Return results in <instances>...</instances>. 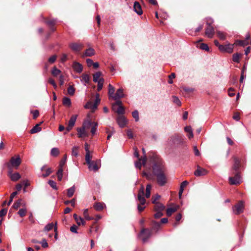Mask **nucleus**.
<instances>
[{
    "label": "nucleus",
    "instance_id": "1",
    "mask_svg": "<svg viewBox=\"0 0 251 251\" xmlns=\"http://www.w3.org/2000/svg\"><path fill=\"white\" fill-rule=\"evenodd\" d=\"M169 142L176 147H181L185 144L184 136L177 134L172 135L170 138Z\"/></svg>",
    "mask_w": 251,
    "mask_h": 251
},
{
    "label": "nucleus",
    "instance_id": "2",
    "mask_svg": "<svg viewBox=\"0 0 251 251\" xmlns=\"http://www.w3.org/2000/svg\"><path fill=\"white\" fill-rule=\"evenodd\" d=\"M205 20L206 27L205 28V34L207 37L211 38L214 34V28L212 26L214 20L211 18L208 17L205 18Z\"/></svg>",
    "mask_w": 251,
    "mask_h": 251
},
{
    "label": "nucleus",
    "instance_id": "3",
    "mask_svg": "<svg viewBox=\"0 0 251 251\" xmlns=\"http://www.w3.org/2000/svg\"><path fill=\"white\" fill-rule=\"evenodd\" d=\"M152 168L154 175L162 173L163 169L162 160L160 158L157 157L154 158Z\"/></svg>",
    "mask_w": 251,
    "mask_h": 251
},
{
    "label": "nucleus",
    "instance_id": "4",
    "mask_svg": "<svg viewBox=\"0 0 251 251\" xmlns=\"http://www.w3.org/2000/svg\"><path fill=\"white\" fill-rule=\"evenodd\" d=\"M21 163V160L19 155L16 157H12L9 161L6 162L5 165L8 168V170H12V168L17 169Z\"/></svg>",
    "mask_w": 251,
    "mask_h": 251
},
{
    "label": "nucleus",
    "instance_id": "5",
    "mask_svg": "<svg viewBox=\"0 0 251 251\" xmlns=\"http://www.w3.org/2000/svg\"><path fill=\"white\" fill-rule=\"evenodd\" d=\"M228 180L230 184L231 185H238L240 184L242 182L240 173L239 172H236L234 177H229Z\"/></svg>",
    "mask_w": 251,
    "mask_h": 251
},
{
    "label": "nucleus",
    "instance_id": "6",
    "mask_svg": "<svg viewBox=\"0 0 251 251\" xmlns=\"http://www.w3.org/2000/svg\"><path fill=\"white\" fill-rule=\"evenodd\" d=\"M244 208V202L242 201H240L237 204L232 207L233 213L238 215L242 213Z\"/></svg>",
    "mask_w": 251,
    "mask_h": 251
},
{
    "label": "nucleus",
    "instance_id": "7",
    "mask_svg": "<svg viewBox=\"0 0 251 251\" xmlns=\"http://www.w3.org/2000/svg\"><path fill=\"white\" fill-rule=\"evenodd\" d=\"M154 176L156 177L157 182L159 186H163L166 184L167 178L163 172L156 174Z\"/></svg>",
    "mask_w": 251,
    "mask_h": 251
},
{
    "label": "nucleus",
    "instance_id": "8",
    "mask_svg": "<svg viewBox=\"0 0 251 251\" xmlns=\"http://www.w3.org/2000/svg\"><path fill=\"white\" fill-rule=\"evenodd\" d=\"M234 45L227 44L225 45L219 46V50L222 52L231 53L233 52Z\"/></svg>",
    "mask_w": 251,
    "mask_h": 251
},
{
    "label": "nucleus",
    "instance_id": "9",
    "mask_svg": "<svg viewBox=\"0 0 251 251\" xmlns=\"http://www.w3.org/2000/svg\"><path fill=\"white\" fill-rule=\"evenodd\" d=\"M70 48L75 52H79L83 48V45L78 43H71L69 45Z\"/></svg>",
    "mask_w": 251,
    "mask_h": 251
},
{
    "label": "nucleus",
    "instance_id": "10",
    "mask_svg": "<svg viewBox=\"0 0 251 251\" xmlns=\"http://www.w3.org/2000/svg\"><path fill=\"white\" fill-rule=\"evenodd\" d=\"M141 234L143 235L144 236L142 238V241L144 243H145L151 236L152 232L151 229L144 228L141 230Z\"/></svg>",
    "mask_w": 251,
    "mask_h": 251
},
{
    "label": "nucleus",
    "instance_id": "11",
    "mask_svg": "<svg viewBox=\"0 0 251 251\" xmlns=\"http://www.w3.org/2000/svg\"><path fill=\"white\" fill-rule=\"evenodd\" d=\"M207 173L208 171L206 169L201 167L199 165L197 166V169L194 172L195 176L197 177L205 176Z\"/></svg>",
    "mask_w": 251,
    "mask_h": 251
},
{
    "label": "nucleus",
    "instance_id": "12",
    "mask_svg": "<svg viewBox=\"0 0 251 251\" xmlns=\"http://www.w3.org/2000/svg\"><path fill=\"white\" fill-rule=\"evenodd\" d=\"M7 175L10 179L13 181L18 180L21 177L19 173L16 172L12 173V170H8Z\"/></svg>",
    "mask_w": 251,
    "mask_h": 251
},
{
    "label": "nucleus",
    "instance_id": "13",
    "mask_svg": "<svg viewBox=\"0 0 251 251\" xmlns=\"http://www.w3.org/2000/svg\"><path fill=\"white\" fill-rule=\"evenodd\" d=\"M144 195V187L143 185H142L141 188L139 190V194L138 195V200L140 202V204L141 205H144L146 203V200L145 198L143 197Z\"/></svg>",
    "mask_w": 251,
    "mask_h": 251
},
{
    "label": "nucleus",
    "instance_id": "14",
    "mask_svg": "<svg viewBox=\"0 0 251 251\" xmlns=\"http://www.w3.org/2000/svg\"><path fill=\"white\" fill-rule=\"evenodd\" d=\"M91 158H90L89 162H86L88 165V168L91 171L96 172L99 170V167L96 162L91 160Z\"/></svg>",
    "mask_w": 251,
    "mask_h": 251
},
{
    "label": "nucleus",
    "instance_id": "15",
    "mask_svg": "<svg viewBox=\"0 0 251 251\" xmlns=\"http://www.w3.org/2000/svg\"><path fill=\"white\" fill-rule=\"evenodd\" d=\"M84 127H78L77 128V135L79 138H82L88 136L87 132Z\"/></svg>",
    "mask_w": 251,
    "mask_h": 251
},
{
    "label": "nucleus",
    "instance_id": "16",
    "mask_svg": "<svg viewBox=\"0 0 251 251\" xmlns=\"http://www.w3.org/2000/svg\"><path fill=\"white\" fill-rule=\"evenodd\" d=\"M117 122L121 128L124 127L126 124V120L125 117L123 116H120L117 118Z\"/></svg>",
    "mask_w": 251,
    "mask_h": 251
},
{
    "label": "nucleus",
    "instance_id": "17",
    "mask_svg": "<svg viewBox=\"0 0 251 251\" xmlns=\"http://www.w3.org/2000/svg\"><path fill=\"white\" fill-rule=\"evenodd\" d=\"M124 97V94L123 93V90L122 88H119L117 90L114 95L112 96V98L114 100H117L123 98Z\"/></svg>",
    "mask_w": 251,
    "mask_h": 251
},
{
    "label": "nucleus",
    "instance_id": "18",
    "mask_svg": "<svg viewBox=\"0 0 251 251\" xmlns=\"http://www.w3.org/2000/svg\"><path fill=\"white\" fill-rule=\"evenodd\" d=\"M74 71L77 73H81L83 70L82 65L78 62H74L73 64Z\"/></svg>",
    "mask_w": 251,
    "mask_h": 251
},
{
    "label": "nucleus",
    "instance_id": "19",
    "mask_svg": "<svg viewBox=\"0 0 251 251\" xmlns=\"http://www.w3.org/2000/svg\"><path fill=\"white\" fill-rule=\"evenodd\" d=\"M133 8L134 11L139 15H141L143 14V11L141 8V6L138 1H135L134 3Z\"/></svg>",
    "mask_w": 251,
    "mask_h": 251
},
{
    "label": "nucleus",
    "instance_id": "20",
    "mask_svg": "<svg viewBox=\"0 0 251 251\" xmlns=\"http://www.w3.org/2000/svg\"><path fill=\"white\" fill-rule=\"evenodd\" d=\"M234 163L233 166V169L237 173L239 172V170L240 167V161L236 157L234 158Z\"/></svg>",
    "mask_w": 251,
    "mask_h": 251
},
{
    "label": "nucleus",
    "instance_id": "21",
    "mask_svg": "<svg viewBox=\"0 0 251 251\" xmlns=\"http://www.w3.org/2000/svg\"><path fill=\"white\" fill-rule=\"evenodd\" d=\"M73 217L78 226H80V225L84 226L85 225L86 223L84 219L81 217H78L76 214H74L73 215Z\"/></svg>",
    "mask_w": 251,
    "mask_h": 251
},
{
    "label": "nucleus",
    "instance_id": "22",
    "mask_svg": "<svg viewBox=\"0 0 251 251\" xmlns=\"http://www.w3.org/2000/svg\"><path fill=\"white\" fill-rule=\"evenodd\" d=\"M90 80V77L88 74H83L81 76V78L80 81L82 83H83L84 85H86L87 84L89 83Z\"/></svg>",
    "mask_w": 251,
    "mask_h": 251
},
{
    "label": "nucleus",
    "instance_id": "23",
    "mask_svg": "<svg viewBox=\"0 0 251 251\" xmlns=\"http://www.w3.org/2000/svg\"><path fill=\"white\" fill-rule=\"evenodd\" d=\"M154 204V210L155 211H163L165 209V206L159 202Z\"/></svg>",
    "mask_w": 251,
    "mask_h": 251
},
{
    "label": "nucleus",
    "instance_id": "24",
    "mask_svg": "<svg viewBox=\"0 0 251 251\" xmlns=\"http://www.w3.org/2000/svg\"><path fill=\"white\" fill-rule=\"evenodd\" d=\"M43 123V122H41V123H40L39 124H38L37 125H36L31 130H30V133L31 134H34V133H37L38 132H40L41 130H42V128L40 126V125Z\"/></svg>",
    "mask_w": 251,
    "mask_h": 251
},
{
    "label": "nucleus",
    "instance_id": "25",
    "mask_svg": "<svg viewBox=\"0 0 251 251\" xmlns=\"http://www.w3.org/2000/svg\"><path fill=\"white\" fill-rule=\"evenodd\" d=\"M85 150L86 151L85 160L86 162H89L90 158H92V156L90 155V151L89 149L88 144L86 143L85 144Z\"/></svg>",
    "mask_w": 251,
    "mask_h": 251
},
{
    "label": "nucleus",
    "instance_id": "26",
    "mask_svg": "<svg viewBox=\"0 0 251 251\" xmlns=\"http://www.w3.org/2000/svg\"><path fill=\"white\" fill-rule=\"evenodd\" d=\"M248 44H249V42L247 41L237 40L235 42V43L233 45H234H234L240 46L244 47L246 46L247 45H248Z\"/></svg>",
    "mask_w": 251,
    "mask_h": 251
},
{
    "label": "nucleus",
    "instance_id": "27",
    "mask_svg": "<svg viewBox=\"0 0 251 251\" xmlns=\"http://www.w3.org/2000/svg\"><path fill=\"white\" fill-rule=\"evenodd\" d=\"M75 185H73L72 187L67 190V195L69 198L72 197L75 192Z\"/></svg>",
    "mask_w": 251,
    "mask_h": 251
},
{
    "label": "nucleus",
    "instance_id": "28",
    "mask_svg": "<svg viewBox=\"0 0 251 251\" xmlns=\"http://www.w3.org/2000/svg\"><path fill=\"white\" fill-rule=\"evenodd\" d=\"M160 226V223L157 222L155 221H152V227L151 230H155V231H157Z\"/></svg>",
    "mask_w": 251,
    "mask_h": 251
},
{
    "label": "nucleus",
    "instance_id": "29",
    "mask_svg": "<svg viewBox=\"0 0 251 251\" xmlns=\"http://www.w3.org/2000/svg\"><path fill=\"white\" fill-rule=\"evenodd\" d=\"M77 117V115H74L70 118L68 122V125H69L70 126H75Z\"/></svg>",
    "mask_w": 251,
    "mask_h": 251
},
{
    "label": "nucleus",
    "instance_id": "30",
    "mask_svg": "<svg viewBox=\"0 0 251 251\" xmlns=\"http://www.w3.org/2000/svg\"><path fill=\"white\" fill-rule=\"evenodd\" d=\"M95 50L92 48H89V49L86 50L84 54L86 56H92L95 55Z\"/></svg>",
    "mask_w": 251,
    "mask_h": 251
},
{
    "label": "nucleus",
    "instance_id": "31",
    "mask_svg": "<svg viewBox=\"0 0 251 251\" xmlns=\"http://www.w3.org/2000/svg\"><path fill=\"white\" fill-rule=\"evenodd\" d=\"M62 103L64 105L70 106L71 105V100L68 97H64L62 100Z\"/></svg>",
    "mask_w": 251,
    "mask_h": 251
},
{
    "label": "nucleus",
    "instance_id": "32",
    "mask_svg": "<svg viewBox=\"0 0 251 251\" xmlns=\"http://www.w3.org/2000/svg\"><path fill=\"white\" fill-rule=\"evenodd\" d=\"M241 54L239 53H236L233 54L232 59L233 61L236 63L240 62V58L241 57Z\"/></svg>",
    "mask_w": 251,
    "mask_h": 251
},
{
    "label": "nucleus",
    "instance_id": "33",
    "mask_svg": "<svg viewBox=\"0 0 251 251\" xmlns=\"http://www.w3.org/2000/svg\"><path fill=\"white\" fill-rule=\"evenodd\" d=\"M93 104H94V103L92 101H88L86 103V104L84 105V108L85 109H90L93 110H95L96 109H97V108H94L93 106Z\"/></svg>",
    "mask_w": 251,
    "mask_h": 251
},
{
    "label": "nucleus",
    "instance_id": "34",
    "mask_svg": "<svg viewBox=\"0 0 251 251\" xmlns=\"http://www.w3.org/2000/svg\"><path fill=\"white\" fill-rule=\"evenodd\" d=\"M216 33L217 36L220 39L225 40L226 39V35L225 33L219 30H217Z\"/></svg>",
    "mask_w": 251,
    "mask_h": 251
},
{
    "label": "nucleus",
    "instance_id": "35",
    "mask_svg": "<svg viewBox=\"0 0 251 251\" xmlns=\"http://www.w3.org/2000/svg\"><path fill=\"white\" fill-rule=\"evenodd\" d=\"M177 210L176 208H168L166 209V214L167 216L170 217L172 215V213L176 212Z\"/></svg>",
    "mask_w": 251,
    "mask_h": 251
},
{
    "label": "nucleus",
    "instance_id": "36",
    "mask_svg": "<svg viewBox=\"0 0 251 251\" xmlns=\"http://www.w3.org/2000/svg\"><path fill=\"white\" fill-rule=\"evenodd\" d=\"M59 153V151L57 148H53L50 151V154L51 156L56 157Z\"/></svg>",
    "mask_w": 251,
    "mask_h": 251
},
{
    "label": "nucleus",
    "instance_id": "37",
    "mask_svg": "<svg viewBox=\"0 0 251 251\" xmlns=\"http://www.w3.org/2000/svg\"><path fill=\"white\" fill-rule=\"evenodd\" d=\"M78 149L79 147L78 146H74L72 150V155L75 157L77 156L78 155Z\"/></svg>",
    "mask_w": 251,
    "mask_h": 251
},
{
    "label": "nucleus",
    "instance_id": "38",
    "mask_svg": "<svg viewBox=\"0 0 251 251\" xmlns=\"http://www.w3.org/2000/svg\"><path fill=\"white\" fill-rule=\"evenodd\" d=\"M93 125V122H91L90 120H85L82 125V127H84L85 128H88L90 126H92Z\"/></svg>",
    "mask_w": 251,
    "mask_h": 251
},
{
    "label": "nucleus",
    "instance_id": "39",
    "mask_svg": "<svg viewBox=\"0 0 251 251\" xmlns=\"http://www.w3.org/2000/svg\"><path fill=\"white\" fill-rule=\"evenodd\" d=\"M101 75V73L100 72H98L93 75V81L95 82H98L99 81L100 77Z\"/></svg>",
    "mask_w": 251,
    "mask_h": 251
},
{
    "label": "nucleus",
    "instance_id": "40",
    "mask_svg": "<svg viewBox=\"0 0 251 251\" xmlns=\"http://www.w3.org/2000/svg\"><path fill=\"white\" fill-rule=\"evenodd\" d=\"M115 92V89L114 87L111 85L110 84L108 85V95L110 97H112V96H114V93Z\"/></svg>",
    "mask_w": 251,
    "mask_h": 251
},
{
    "label": "nucleus",
    "instance_id": "41",
    "mask_svg": "<svg viewBox=\"0 0 251 251\" xmlns=\"http://www.w3.org/2000/svg\"><path fill=\"white\" fill-rule=\"evenodd\" d=\"M172 99L174 103H175L178 106H181V102L177 97L173 96L172 97Z\"/></svg>",
    "mask_w": 251,
    "mask_h": 251
},
{
    "label": "nucleus",
    "instance_id": "42",
    "mask_svg": "<svg viewBox=\"0 0 251 251\" xmlns=\"http://www.w3.org/2000/svg\"><path fill=\"white\" fill-rule=\"evenodd\" d=\"M104 82V79L102 78L99 79V81L97 82L98 83V91H100L103 87V84Z\"/></svg>",
    "mask_w": 251,
    "mask_h": 251
},
{
    "label": "nucleus",
    "instance_id": "43",
    "mask_svg": "<svg viewBox=\"0 0 251 251\" xmlns=\"http://www.w3.org/2000/svg\"><path fill=\"white\" fill-rule=\"evenodd\" d=\"M48 184L54 190H57L58 188L56 186V183L54 181L52 180H49L48 181Z\"/></svg>",
    "mask_w": 251,
    "mask_h": 251
},
{
    "label": "nucleus",
    "instance_id": "44",
    "mask_svg": "<svg viewBox=\"0 0 251 251\" xmlns=\"http://www.w3.org/2000/svg\"><path fill=\"white\" fill-rule=\"evenodd\" d=\"M98 123L97 122H93V126L91 130V132L93 135L96 134L97 127H98Z\"/></svg>",
    "mask_w": 251,
    "mask_h": 251
},
{
    "label": "nucleus",
    "instance_id": "45",
    "mask_svg": "<svg viewBox=\"0 0 251 251\" xmlns=\"http://www.w3.org/2000/svg\"><path fill=\"white\" fill-rule=\"evenodd\" d=\"M95 209L97 211L101 210L103 208V204L100 202H97L94 205Z\"/></svg>",
    "mask_w": 251,
    "mask_h": 251
},
{
    "label": "nucleus",
    "instance_id": "46",
    "mask_svg": "<svg viewBox=\"0 0 251 251\" xmlns=\"http://www.w3.org/2000/svg\"><path fill=\"white\" fill-rule=\"evenodd\" d=\"M132 115L133 117L135 119V121L136 122H138L139 120V112L138 110H135L132 113Z\"/></svg>",
    "mask_w": 251,
    "mask_h": 251
},
{
    "label": "nucleus",
    "instance_id": "47",
    "mask_svg": "<svg viewBox=\"0 0 251 251\" xmlns=\"http://www.w3.org/2000/svg\"><path fill=\"white\" fill-rule=\"evenodd\" d=\"M100 99L99 98V94H97L96 95V99L95 100V102L93 103V106L94 108H98V105L100 102Z\"/></svg>",
    "mask_w": 251,
    "mask_h": 251
},
{
    "label": "nucleus",
    "instance_id": "48",
    "mask_svg": "<svg viewBox=\"0 0 251 251\" xmlns=\"http://www.w3.org/2000/svg\"><path fill=\"white\" fill-rule=\"evenodd\" d=\"M116 112L119 115L123 114L125 113L124 107L122 105H120L119 106H118Z\"/></svg>",
    "mask_w": 251,
    "mask_h": 251
},
{
    "label": "nucleus",
    "instance_id": "49",
    "mask_svg": "<svg viewBox=\"0 0 251 251\" xmlns=\"http://www.w3.org/2000/svg\"><path fill=\"white\" fill-rule=\"evenodd\" d=\"M52 173V170L51 169V168H48V169H47L46 170V173L45 174H43L41 176H42L43 177H46L47 176H48L49 175H50V174Z\"/></svg>",
    "mask_w": 251,
    "mask_h": 251
},
{
    "label": "nucleus",
    "instance_id": "50",
    "mask_svg": "<svg viewBox=\"0 0 251 251\" xmlns=\"http://www.w3.org/2000/svg\"><path fill=\"white\" fill-rule=\"evenodd\" d=\"M151 184H148L146 186V197L147 198H149L151 195Z\"/></svg>",
    "mask_w": 251,
    "mask_h": 251
},
{
    "label": "nucleus",
    "instance_id": "51",
    "mask_svg": "<svg viewBox=\"0 0 251 251\" xmlns=\"http://www.w3.org/2000/svg\"><path fill=\"white\" fill-rule=\"evenodd\" d=\"M60 71L57 69L56 67H54L52 70L51 74L54 76H57L60 73Z\"/></svg>",
    "mask_w": 251,
    "mask_h": 251
},
{
    "label": "nucleus",
    "instance_id": "52",
    "mask_svg": "<svg viewBox=\"0 0 251 251\" xmlns=\"http://www.w3.org/2000/svg\"><path fill=\"white\" fill-rule=\"evenodd\" d=\"M26 212V208H21L19 209L18 213L20 217H23L25 215Z\"/></svg>",
    "mask_w": 251,
    "mask_h": 251
},
{
    "label": "nucleus",
    "instance_id": "53",
    "mask_svg": "<svg viewBox=\"0 0 251 251\" xmlns=\"http://www.w3.org/2000/svg\"><path fill=\"white\" fill-rule=\"evenodd\" d=\"M22 201V199H19L17 201H16L14 203L12 207L14 209H18L20 207Z\"/></svg>",
    "mask_w": 251,
    "mask_h": 251
},
{
    "label": "nucleus",
    "instance_id": "54",
    "mask_svg": "<svg viewBox=\"0 0 251 251\" xmlns=\"http://www.w3.org/2000/svg\"><path fill=\"white\" fill-rule=\"evenodd\" d=\"M57 22L56 19H53L50 20L46 21L45 23L49 26H53Z\"/></svg>",
    "mask_w": 251,
    "mask_h": 251
},
{
    "label": "nucleus",
    "instance_id": "55",
    "mask_svg": "<svg viewBox=\"0 0 251 251\" xmlns=\"http://www.w3.org/2000/svg\"><path fill=\"white\" fill-rule=\"evenodd\" d=\"M83 215H84V216L85 219H86L87 220H91L93 219V218L92 217H90L88 215V209H85L84 210Z\"/></svg>",
    "mask_w": 251,
    "mask_h": 251
},
{
    "label": "nucleus",
    "instance_id": "56",
    "mask_svg": "<svg viewBox=\"0 0 251 251\" xmlns=\"http://www.w3.org/2000/svg\"><path fill=\"white\" fill-rule=\"evenodd\" d=\"M53 227V223H50L47 225L44 228V230L45 231H49L50 230H51Z\"/></svg>",
    "mask_w": 251,
    "mask_h": 251
},
{
    "label": "nucleus",
    "instance_id": "57",
    "mask_svg": "<svg viewBox=\"0 0 251 251\" xmlns=\"http://www.w3.org/2000/svg\"><path fill=\"white\" fill-rule=\"evenodd\" d=\"M200 48L202 50H204L206 51H209V50L208 46H207V44L205 43H201L200 45Z\"/></svg>",
    "mask_w": 251,
    "mask_h": 251
},
{
    "label": "nucleus",
    "instance_id": "58",
    "mask_svg": "<svg viewBox=\"0 0 251 251\" xmlns=\"http://www.w3.org/2000/svg\"><path fill=\"white\" fill-rule=\"evenodd\" d=\"M17 194V191H15V192H13V193H12L10 196V199H9V201L7 203V204L8 205H9L12 202V201H13V199L14 198V197Z\"/></svg>",
    "mask_w": 251,
    "mask_h": 251
},
{
    "label": "nucleus",
    "instance_id": "59",
    "mask_svg": "<svg viewBox=\"0 0 251 251\" xmlns=\"http://www.w3.org/2000/svg\"><path fill=\"white\" fill-rule=\"evenodd\" d=\"M160 198V196L158 194H156L154 196L152 197V203L155 204L156 203L159 202L157 201Z\"/></svg>",
    "mask_w": 251,
    "mask_h": 251
},
{
    "label": "nucleus",
    "instance_id": "60",
    "mask_svg": "<svg viewBox=\"0 0 251 251\" xmlns=\"http://www.w3.org/2000/svg\"><path fill=\"white\" fill-rule=\"evenodd\" d=\"M75 89L72 86H70L67 89L68 93L70 95H73L75 93Z\"/></svg>",
    "mask_w": 251,
    "mask_h": 251
},
{
    "label": "nucleus",
    "instance_id": "61",
    "mask_svg": "<svg viewBox=\"0 0 251 251\" xmlns=\"http://www.w3.org/2000/svg\"><path fill=\"white\" fill-rule=\"evenodd\" d=\"M40 244H41L42 246L44 248H47L49 247L48 243L45 239H43L41 241H40Z\"/></svg>",
    "mask_w": 251,
    "mask_h": 251
},
{
    "label": "nucleus",
    "instance_id": "62",
    "mask_svg": "<svg viewBox=\"0 0 251 251\" xmlns=\"http://www.w3.org/2000/svg\"><path fill=\"white\" fill-rule=\"evenodd\" d=\"M56 59V55H52L51 56H50L48 59V62L50 64H52L55 61Z\"/></svg>",
    "mask_w": 251,
    "mask_h": 251
},
{
    "label": "nucleus",
    "instance_id": "63",
    "mask_svg": "<svg viewBox=\"0 0 251 251\" xmlns=\"http://www.w3.org/2000/svg\"><path fill=\"white\" fill-rule=\"evenodd\" d=\"M70 230L73 233H77V226L75 225H73L70 227Z\"/></svg>",
    "mask_w": 251,
    "mask_h": 251
},
{
    "label": "nucleus",
    "instance_id": "64",
    "mask_svg": "<svg viewBox=\"0 0 251 251\" xmlns=\"http://www.w3.org/2000/svg\"><path fill=\"white\" fill-rule=\"evenodd\" d=\"M163 215L162 211H156V213L154 215V217L155 219H158L162 216Z\"/></svg>",
    "mask_w": 251,
    "mask_h": 251
}]
</instances>
